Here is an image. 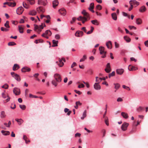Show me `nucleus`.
<instances>
[{"label":"nucleus","mask_w":148,"mask_h":148,"mask_svg":"<svg viewBox=\"0 0 148 148\" xmlns=\"http://www.w3.org/2000/svg\"><path fill=\"white\" fill-rule=\"evenodd\" d=\"M55 80H53L51 81V84L56 87L58 85V83H60L62 81L61 77L60 75L58 73H56L54 75Z\"/></svg>","instance_id":"obj_1"},{"label":"nucleus","mask_w":148,"mask_h":148,"mask_svg":"<svg viewBox=\"0 0 148 148\" xmlns=\"http://www.w3.org/2000/svg\"><path fill=\"white\" fill-rule=\"evenodd\" d=\"M82 13L83 15L84 16L83 19L81 21L83 23H84L86 21H88V18H89V15L85 10H83L82 11Z\"/></svg>","instance_id":"obj_2"},{"label":"nucleus","mask_w":148,"mask_h":148,"mask_svg":"<svg viewBox=\"0 0 148 148\" xmlns=\"http://www.w3.org/2000/svg\"><path fill=\"white\" fill-rule=\"evenodd\" d=\"M34 30L39 33L41 31V29H42L44 28V27L42 26V24L39 26L36 24H34Z\"/></svg>","instance_id":"obj_3"},{"label":"nucleus","mask_w":148,"mask_h":148,"mask_svg":"<svg viewBox=\"0 0 148 148\" xmlns=\"http://www.w3.org/2000/svg\"><path fill=\"white\" fill-rule=\"evenodd\" d=\"M100 51V53L101 54L103 55L101 57L102 58H105L106 57V52L104 51V48L103 47H100L99 48Z\"/></svg>","instance_id":"obj_4"},{"label":"nucleus","mask_w":148,"mask_h":148,"mask_svg":"<svg viewBox=\"0 0 148 148\" xmlns=\"http://www.w3.org/2000/svg\"><path fill=\"white\" fill-rule=\"evenodd\" d=\"M11 74L12 77H14L17 81L19 82L21 80L20 76L17 74L15 73L14 72L11 73Z\"/></svg>","instance_id":"obj_5"},{"label":"nucleus","mask_w":148,"mask_h":148,"mask_svg":"<svg viewBox=\"0 0 148 148\" xmlns=\"http://www.w3.org/2000/svg\"><path fill=\"white\" fill-rule=\"evenodd\" d=\"M62 61H64V62H65V59L64 58H62L61 59L59 58V61L56 62V63L60 67H62L64 64V63L62 62Z\"/></svg>","instance_id":"obj_6"},{"label":"nucleus","mask_w":148,"mask_h":148,"mask_svg":"<svg viewBox=\"0 0 148 148\" xmlns=\"http://www.w3.org/2000/svg\"><path fill=\"white\" fill-rule=\"evenodd\" d=\"M130 5H134V7H136L139 5V3L135 0H131L129 2Z\"/></svg>","instance_id":"obj_7"},{"label":"nucleus","mask_w":148,"mask_h":148,"mask_svg":"<svg viewBox=\"0 0 148 148\" xmlns=\"http://www.w3.org/2000/svg\"><path fill=\"white\" fill-rule=\"evenodd\" d=\"M129 125V124L126 122H124L122 125L121 129L123 131L127 130V127Z\"/></svg>","instance_id":"obj_8"},{"label":"nucleus","mask_w":148,"mask_h":148,"mask_svg":"<svg viewBox=\"0 0 148 148\" xmlns=\"http://www.w3.org/2000/svg\"><path fill=\"white\" fill-rule=\"evenodd\" d=\"M24 10L22 6H21L18 8L17 9V14H21L22 13Z\"/></svg>","instance_id":"obj_9"},{"label":"nucleus","mask_w":148,"mask_h":148,"mask_svg":"<svg viewBox=\"0 0 148 148\" xmlns=\"http://www.w3.org/2000/svg\"><path fill=\"white\" fill-rule=\"evenodd\" d=\"M105 71L107 73H110L111 71V68L109 63H108L106 66V68L105 69Z\"/></svg>","instance_id":"obj_10"},{"label":"nucleus","mask_w":148,"mask_h":148,"mask_svg":"<svg viewBox=\"0 0 148 148\" xmlns=\"http://www.w3.org/2000/svg\"><path fill=\"white\" fill-rule=\"evenodd\" d=\"M13 92L16 95H19L20 94V90L19 88H14L13 90Z\"/></svg>","instance_id":"obj_11"},{"label":"nucleus","mask_w":148,"mask_h":148,"mask_svg":"<svg viewBox=\"0 0 148 148\" xmlns=\"http://www.w3.org/2000/svg\"><path fill=\"white\" fill-rule=\"evenodd\" d=\"M59 12L61 15L65 16L66 14V11L64 8H62L59 10Z\"/></svg>","instance_id":"obj_12"},{"label":"nucleus","mask_w":148,"mask_h":148,"mask_svg":"<svg viewBox=\"0 0 148 148\" xmlns=\"http://www.w3.org/2000/svg\"><path fill=\"white\" fill-rule=\"evenodd\" d=\"M83 35V32L80 31H77L75 33V36L77 37H81Z\"/></svg>","instance_id":"obj_13"},{"label":"nucleus","mask_w":148,"mask_h":148,"mask_svg":"<svg viewBox=\"0 0 148 148\" xmlns=\"http://www.w3.org/2000/svg\"><path fill=\"white\" fill-rule=\"evenodd\" d=\"M2 95L4 99H5L7 97V98L6 100V102L9 101H10V98L7 94H5L4 92H3L2 94Z\"/></svg>","instance_id":"obj_14"},{"label":"nucleus","mask_w":148,"mask_h":148,"mask_svg":"<svg viewBox=\"0 0 148 148\" xmlns=\"http://www.w3.org/2000/svg\"><path fill=\"white\" fill-rule=\"evenodd\" d=\"M128 69L130 71H134L137 70L138 69V68L130 65L128 66Z\"/></svg>","instance_id":"obj_15"},{"label":"nucleus","mask_w":148,"mask_h":148,"mask_svg":"<svg viewBox=\"0 0 148 148\" xmlns=\"http://www.w3.org/2000/svg\"><path fill=\"white\" fill-rule=\"evenodd\" d=\"M31 69L27 67H24L23 68L21 69V71L22 72H29L30 71Z\"/></svg>","instance_id":"obj_16"},{"label":"nucleus","mask_w":148,"mask_h":148,"mask_svg":"<svg viewBox=\"0 0 148 148\" xmlns=\"http://www.w3.org/2000/svg\"><path fill=\"white\" fill-rule=\"evenodd\" d=\"M94 88L96 90H100L101 89V86L99 85V83L97 82L95 83L94 84Z\"/></svg>","instance_id":"obj_17"},{"label":"nucleus","mask_w":148,"mask_h":148,"mask_svg":"<svg viewBox=\"0 0 148 148\" xmlns=\"http://www.w3.org/2000/svg\"><path fill=\"white\" fill-rule=\"evenodd\" d=\"M37 10L39 13H43L45 12V10L43 7H40L37 8Z\"/></svg>","instance_id":"obj_18"},{"label":"nucleus","mask_w":148,"mask_h":148,"mask_svg":"<svg viewBox=\"0 0 148 148\" xmlns=\"http://www.w3.org/2000/svg\"><path fill=\"white\" fill-rule=\"evenodd\" d=\"M124 70L123 69H118L116 70V72L117 74L121 75L123 73Z\"/></svg>","instance_id":"obj_19"},{"label":"nucleus","mask_w":148,"mask_h":148,"mask_svg":"<svg viewBox=\"0 0 148 148\" xmlns=\"http://www.w3.org/2000/svg\"><path fill=\"white\" fill-rule=\"evenodd\" d=\"M139 10L140 12H143L146 11V9L145 6L143 5L140 8Z\"/></svg>","instance_id":"obj_20"},{"label":"nucleus","mask_w":148,"mask_h":148,"mask_svg":"<svg viewBox=\"0 0 148 148\" xmlns=\"http://www.w3.org/2000/svg\"><path fill=\"white\" fill-rule=\"evenodd\" d=\"M59 4L57 0H55L53 1V7L54 8H55Z\"/></svg>","instance_id":"obj_21"},{"label":"nucleus","mask_w":148,"mask_h":148,"mask_svg":"<svg viewBox=\"0 0 148 148\" xmlns=\"http://www.w3.org/2000/svg\"><path fill=\"white\" fill-rule=\"evenodd\" d=\"M64 111L65 113L67 112V115L68 116H69L72 112L71 111H70L69 109L66 108H64Z\"/></svg>","instance_id":"obj_22"},{"label":"nucleus","mask_w":148,"mask_h":148,"mask_svg":"<svg viewBox=\"0 0 148 148\" xmlns=\"http://www.w3.org/2000/svg\"><path fill=\"white\" fill-rule=\"evenodd\" d=\"M20 68L19 66L17 64H15L13 67V70L15 71Z\"/></svg>","instance_id":"obj_23"},{"label":"nucleus","mask_w":148,"mask_h":148,"mask_svg":"<svg viewBox=\"0 0 148 148\" xmlns=\"http://www.w3.org/2000/svg\"><path fill=\"white\" fill-rule=\"evenodd\" d=\"M106 45L109 49H111L112 47V44L110 41L107 42L106 43Z\"/></svg>","instance_id":"obj_24"},{"label":"nucleus","mask_w":148,"mask_h":148,"mask_svg":"<svg viewBox=\"0 0 148 148\" xmlns=\"http://www.w3.org/2000/svg\"><path fill=\"white\" fill-rule=\"evenodd\" d=\"M82 105V103H80L79 101H76L75 103V106H74V108L76 109H77L78 108V106H81Z\"/></svg>","instance_id":"obj_25"},{"label":"nucleus","mask_w":148,"mask_h":148,"mask_svg":"<svg viewBox=\"0 0 148 148\" xmlns=\"http://www.w3.org/2000/svg\"><path fill=\"white\" fill-rule=\"evenodd\" d=\"M38 4L40 5H46V3L42 0H39L38 1Z\"/></svg>","instance_id":"obj_26"},{"label":"nucleus","mask_w":148,"mask_h":148,"mask_svg":"<svg viewBox=\"0 0 148 148\" xmlns=\"http://www.w3.org/2000/svg\"><path fill=\"white\" fill-rule=\"evenodd\" d=\"M121 115L125 119H127L128 118V116L127 113L125 112H122L121 113Z\"/></svg>","instance_id":"obj_27"},{"label":"nucleus","mask_w":148,"mask_h":148,"mask_svg":"<svg viewBox=\"0 0 148 148\" xmlns=\"http://www.w3.org/2000/svg\"><path fill=\"white\" fill-rule=\"evenodd\" d=\"M111 16L112 19L116 21L117 19V16L115 13H113L112 14Z\"/></svg>","instance_id":"obj_28"},{"label":"nucleus","mask_w":148,"mask_h":148,"mask_svg":"<svg viewBox=\"0 0 148 148\" xmlns=\"http://www.w3.org/2000/svg\"><path fill=\"white\" fill-rule=\"evenodd\" d=\"M2 133L4 135H8L10 134V132L8 131H5L4 130H2L1 131Z\"/></svg>","instance_id":"obj_29"},{"label":"nucleus","mask_w":148,"mask_h":148,"mask_svg":"<svg viewBox=\"0 0 148 148\" xmlns=\"http://www.w3.org/2000/svg\"><path fill=\"white\" fill-rule=\"evenodd\" d=\"M36 12L35 10H32L30 11L29 12V14L32 16H34L36 14Z\"/></svg>","instance_id":"obj_30"},{"label":"nucleus","mask_w":148,"mask_h":148,"mask_svg":"<svg viewBox=\"0 0 148 148\" xmlns=\"http://www.w3.org/2000/svg\"><path fill=\"white\" fill-rule=\"evenodd\" d=\"M91 22L94 25H98L99 23L97 20H95L91 21Z\"/></svg>","instance_id":"obj_31"},{"label":"nucleus","mask_w":148,"mask_h":148,"mask_svg":"<svg viewBox=\"0 0 148 148\" xmlns=\"http://www.w3.org/2000/svg\"><path fill=\"white\" fill-rule=\"evenodd\" d=\"M52 42L53 45H52V47H54L58 46V41L53 40L52 41Z\"/></svg>","instance_id":"obj_32"},{"label":"nucleus","mask_w":148,"mask_h":148,"mask_svg":"<svg viewBox=\"0 0 148 148\" xmlns=\"http://www.w3.org/2000/svg\"><path fill=\"white\" fill-rule=\"evenodd\" d=\"M23 7L26 9H28L29 8V5L27 4L25 2H23Z\"/></svg>","instance_id":"obj_33"},{"label":"nucleus","mask_w":148,"mask_h":148,"mask_svg":"<svg viewBox=\"0 0 148 148\" xmlns=\"http://www.w3.org/2000/svg\"><path fill=\"white\" fill-rule=\"evenodd\" d=\"M96 78V80L95 81L98 83H99L101 80H102V78L100 77L99 78V77H95Z\"/></svg>","instance_id":"obj_34"},{"label":"nucleus","mask_w":148,"mask_h":148,"mask_svg":"<svg viewBox=\"0 0 148 148\" xmlns=\"http://www.w3.org/2000/svg\"><path fill=\"white\" fill-rule=\"evenodd\" d=\"M94 4L93 3H91L89 5V7L88 8V9L89 10H90L91 9H93L94 8Z\"/></svg>","instance_id":"obj_35"},{"label":"nucleus","mask_w":148,"mask_h":148,"mask_svg":"<svg viewBox=\"0 0 148 148\" xmlns=\"http://www.w3.org/2000/svg\"><path fill=\"white\" fill-rule=\"evenodd\" d=\"M18 30L20 33H23V28L22 26H18Z\"/></svg>","instance_id":"obj_36"},{"label":"nucleus","mask_w":148,"mask_h":148,"mask_svg":"<svg viewBox=\"0 0 148 148\" xmlns=\"http://www.w3.org/2000/svg\"><path fill=\"white\" fill-rule=\"evenodd\" d=\"M136 23L138 25H140L142 23V20L139 18H137L136 21Z\"/></svg>","instance_id":"obj_37"},{"label":"nucleus","mask_w":148,"mask_h":148,"mask_svg":"<svg viewBox=\"0 0 148 148\" xmlns=\"http://www.w3.org/2000/svg\"><path fill=\"white\" fill-rule=\"evenodd\" d=\"M124 38L127 42H129L130 41L131 39L127 36H124Z\"/></svg>","instance_id":"obj_38"},{"label":"nucleus","mask_w":148,"mask_h":148,"mask_svg":"<svg viewBox=\"0 0 148 148\" xmlns=\"http://www.w3.org/2000/svg\"><path fill=\"white\" fill-rule=\"evenodd\" d=\"M86 111L85 110L82 116L81 117V119L82 120L84 119V118L86 117Z\"/></svg>","instance_id":"obj_39"},{"label":"nucleus","mask_w":148,"mask_h":148,"mask_svg":"<svg viewBox=\"0 0 148 148\" xmlns=\"http://www.w3.org/2000/svg\"><path fill=\"white\" fill-rule=\"evenodd\" d=\"M15 120L18 123V124L20 125H21L23 122V121L22 119H16Z\"/></svg>","instance_id":"obj_40"},{"label":"nucleus","mask_w":148,"mask_h":148,"mask_svg":"<svg viewBox=\"0 0 148 148\" xmlns=\"http://www.w3.org/2000/svg\"><path fill=\"white\" fill-rule=\"evenodd\" d=\"M0 116L1 118H3L5 117L6 115L5 114V112L4 111H2L1 112Z\"/></svg>","instance_id":"obj_41"},{"label":"nucleus","mask_w":148,"mask_h":148,"mask_svg":"<svg viewBox=\"0 0 148 148\" xmlns=\"http://www.w3.org/2000/svg\"><path fill=\"white\" fill-rule=\"evenodd\" d=\"M16 5V3L15 2L14 3L8 2V5L10 7H14Z\"/></svg>","instance_id":"obj_42"},{"label":"nucleus","mask_w":148,"mask_h":148,"mask_svg":"<svg viewBox=\"0 0 148 148\" xmlns=\"http://www.w3.org/2000/svg\"><path fill=\"white\" fill-rule=\"evenodd\" d=\"M47 30L45 32V33H44L42 35V37H44L47 39L49 38L47 36Z\"/></svg>","instance_id":"obj_43"},{"label":"nucleus","mask_w":148,"mask_h":148,"mask_svg":"<svg viewBox=\"0 0 148 148\" xmlns=\"http://www.w3.org/2000/svg\"><path fill=\"white\" fill-rule=\"evenodd\" d=\"M114 85H115L114 88L116 90L118 89L120 87V85L118 83L114 84Z\"/></svg>","instance_id":"obj_44"},{"label":"nucleus","mask_w":148,"mask_h":148,"mask_svg":"<svg viewBox=\"0 0 148 148\" xmlns=\"http://www.w3.org/2000/svg\"><path fill=\"white\" fill-rule=\"evenodd\" d=\"M23 139L25 141V143H27L28 142H30V141L29 140H28V141L27 140V136L26 135H24L23 136Z\"/></svg>","instance_id":"obj_45"},{"label":"nucleus","mask_w":148,"mask_h":148,"mask_svg":"<svg viewBox=\"0 0 148 148\" xmlns=\"http://www.w3.org/2000/svg\"><path fill=\"white\" fill-rule=\"evenodd\" d=\"M9 21H7L6 23L4 24V26L7 28H9L10 27L9 25Z\"/></svg>","instance_id":"obj_46"},{"label":"nucleus","mask_w":148,"mask_h":148,"mask_svg":"<svg viewBox=\"0 0 148 148\" xmlns=\"http://www.w3.org/2000/svg\"><path fill=\"white\" fill-rule=\"evenodd\" d=\"M91 30L90 31H89L88 32H87V34H90L92 33V32H93V31L94 29V27H93L91 26Z\"/></svg>","instance_id":"obj_47"},{"label":"nucleus","mask_w":148,"mask_h":148,"mask_svg":"<svg viewBox=\"0 0 148 148\" xmlns=\"http://www.w3.org/2000/svg\"><path fill=\"white\" fill-rule=\"evenodd\" d=\"M19 107L21 109L23 110H25L26 108V106L25 105H19Z\"/></svg>","instance_id":"obj_48"},{"label":"nucleus","mask_w":148,"mask_h":148,"mask_svg":"<svg viewBox=\"0 0 148 148\" xmlns=\"http://www.w3.org/2000/svg\"><path fill=\"white\" fill-rule=\"evenodd\" d=\"M16 45V44L13 42H10L8 44V45L9 46H13Z\"/></svg>","instance_id":"obj_49"},{"label":"nucleus","mask_w":148,"mask_h":148,"mask_svg":"<svg viewBox=\"0 0 148 148\" xmlns=\"http://www.w3.org/2000/svg\"><path fill=\"white\" fill-rule=\"evenodd\" d=\"M123 14L125 16H127L129 18H130V15H128L127 13L123 12Z\"/></svg>","instance_id":"obj_50"},{"label":"nucleus","mask_w":148,"mask_h":148,"mask_svg":"<svg viewBox=\"0 0 148 148\" xmlns=\"http://www.w3.org/2000/svg\"><path fill=\"white\" fill-rule=\"evenodd\" d=\"M86 59V55L83 56V58L81 59L80 60V62H83Z\"/></svg>","instance_id":"obj_51"},{"label":"nucleus","mask_w":148,"mask_h":148,"mask_svg":"<svg viewBox=\"0 0 148 148\" xmlns=\"http://www.w3.org/2000/svg\"><path fill=\"white\" fill-rule=\"evenodd\" d=\"M96 8L98 10H101L102 9V6L100 5H98L96 7Z\"/></svg>","instance_id":"obj_52"},{"label":"nucleus","mask_w":148,"mask_h":148,"mask_svg":"<svg viewBox=\"0 0 148 148\" xmlns=\"http://www.w3.org/2000/svg\"><path fill=\"white\" fill-rule=\"evenodd\" d=\"M29 2V3L31 5H32L35 3L34 0H27Z\"/></svg>","instance_id":"obj_53"},{"label":"nucleus","mask_w":148,"mask_h":148,"mask_svg":"<svg viewBox=\"0 0 148 148\" xmlns=\"http://www.w3.org/2000/svg\"><path fill=\"white\" fill-rule=\"evenodd\" d=\"M115 72L114 71H113L112 73H110L109 75V77L110 78L111 77L115 75Z\"/></svg>","instance_id":"obj_54"},{"label":"nucleus","mask_w":148,"mask_h":148,"mask_svg":"<svg viewBox=\"0 0 148 148\" xmlns=\"http://www.w3.org/2000/svg\"><path fill=\"white\" fill-rule=\"evenodd\" d=\"M122 87H123V88H124V89H127V90H130V89L129 88V87H128V86H126L125 85H123Z\"/></svg>","instance_id":"obj_55"},{"label":"nucleus","mask_w":148,"mask_h":148,"mask_svg":"<svg viewBox=\"0 0 148 148\" xmlns=\"http://www.w3.org/2000/svg\"><path fill=\"white\" fill-rule=\"evenodd\" d=\"M105 122L107 126L109 125V123H108V118H105Z\"/></svg>","instance_id":"obj_56"},{"label":"nucleus","mask_w":148,"mask_h":148,"mask_svg":"<svg viewBox=\"0 0 148 148\" xmlns=\"http://www.w3.org/2000/svg\"><path fill=\"white\" fill-rule=\"evenodd\" d=\"M143 109V108L141 106H140L139 108H137V111L138 112H140Z\"/></svg>","instance_id":"obj_57"},{"label":"nucleus","mask_w":148,"mask_h":148,"mask_svg":"<svg viewBox=\"0 0 148 148\" xmlns=\"http://www.w3.org/2000/svg\"><path fill=\"white\" fill-rule=\"evenodd\" d=\"M8 87V86L7 84H5L4 85L2 86V88H4L5 89H7Z\"/></svg>","instance_id":"obj_58"},{"label":"nucleus","mask_w":148,"mask_h":148,"mask_svg":"<svg viewBox=\"0 0 148 148\" xmlns=\"http://www.w3.org/2000/svg\"><path fill=\"white\" fill-rule=\"evenodd\" d=\"M47 36H50L51 35V31L49 30H47Z\"/></svg>","instance_id":"obj_59"},{"label":"nucleus","mask_w":148,"mask_h":148,"mask_svg":"<svg viewBox=\"0 0 148 148\" xmlns=\"http://www.w3.org/2000/svg\"><path fill=\"white\" fill-rule=\"evenodd\" d=\"M1 30L3 31L7 32L8 30V29L5 28L3 27H1Z\"/></svg>","instance_id":"obj_60"},{"label":"nucleus","mask_w":148,"mask_h":148,"mask_svg":"<svg viewBox=\"0 0 148 148\" xmlns=\"http://www.w3.org/2000/svg\"><path fill=\"white\" fill-rule=\"evenodd\" d=\"M129 27L130 29H136V27H135L134 26H129Z\"/></svg>","instance_id":"obj_61"},{"label":"nucleus","mask_w":148,"mask_h":148,"mask_svg":"<svg viewBox=\"0 0 148 148\" xmlns=\"http://www.w3.org/2000/svg\"><path fill=\"white\" fill-rule=\"evenodd\" d=\"M60 36L59 34H56L55 36V38L57 40H58L60 38Z\"/></svg>","instance_id":"obj_62"},{"label":"nucleus","mask_w":148,"mask_h":148,"mask_svg":"<svg viewBox=\"0 0 148 148\" xmlns=\"http://www.w3.org/2000/svg\"><path fill=\"white\" fill-rule=\"evenodd\" d=\"M81 135V134L79 133H76L75 135V137H80Z\"/></svg>","instance_id":"obj_63"},{"label":"nucleus","mask_w":148,"mask_h":148,"mask_svg":"<svg viewBox=\"0 0 148 148\" xmlns=\"http://www.w3.org/2000/svg\"><path fill=\"white\" fill-rule=\"evenodd\" d=\"M83 17L84 16L82 17V16H80L77 18V19L78 21H81L83 19Z\"/></svg>","instance_id":"obj_64"}]
</instances>
